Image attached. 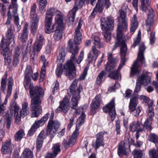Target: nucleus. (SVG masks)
Instances as JSON below:
<instances>
[{
    "label": "nucleus",
    "mask_w": 158,
    "mask_h": 158,
    "mask_svg": "<svg viewBox=\"0 0 158 158\" xmlns=\"http://www.w3.org/2000/svg\"><path fill=\"white\" fill-rule=\"evenodd\" d=\"M45 41V40L44 36L42 35H40L39 38L35 42L43 46Z\"/></svg>",
    "instance_id": "obj_58"
},
{
    "label": "nucleus",
    "mask_w": 158,
    "mask_h": 158,
    "mask_svg": "<svg viewBox=\"0 0 158 158\" xmlns=\"http://www.w3.org/2000/svg\"><path fill=\"white\" fill-rule=\"evenodd\" d=\"M15 35L10 27L8 29L5 36H2L0 43L1 54L10 52V45L12 42L15 43Z\"/></svg>",
    "instance_id": "obj_6"
},
{
    "label": "nucleus",
    "mask_w": 158,
    "mask_h": 158,
    "mask_svg": "<svg viewBox=\"0 0 158 158\" xmlns=\"http://www.w3.org/2000/svg\"><path fill=\"white\" fill-rule=\"evenodd\" d=\"M101 26L103 32L102 34L107 42L110 40V31L113 30L114 26V20L111 16H108L106 18L101 19Z\"/></svg>",
    "instance_id": "obj_4"
},
{
    "label": "nucleus",
    "mask_w": 158,
    "mask_h": 158,
    "mask_svg": "<svg viewBox=\"0 0 158 158\" xmlns=\"http://www.w3.org/2000/svg\"><path fill=\"white\" fill-rule=\"evenodd\" d=\"M5 78H2V79L1 82V89H4L6 88V84L7 82V75L6 73L5 74Z\"/></svg>",
    "instance_id": "obj_52"
},
{
    "label": "nucleus",
    "mask_w": 158,
    "mask_h": 158,
    "mask_svg": "<svg viewBox=\"0 0 158 158\" xmlns=\"http://www.w3.org/2000/svg\"><path fill=\"white\" fill-rule=\"evenodd\" d=\"M120 122L119 120L116 121L115 126L116 127L115 130L116 133L118 135H120L121 132V126L120 125Z\"/></svg>",
    "instance_id": "obj_61"
},
{
    "label": "nucleus",
    "mask_w": 158,
    "mask_h": 158,
    "mask_svg": "<svg viewBox=\"0 0 158 158\" xmlns=\"http://www.w3.org/2000/svg\"><path fill=\"white\" fill-rule=\"evenodd\" d=\"M32 74L33 71L31 66L30 65H27L25 70L24 77L31 78Z\"/></svg>",
    "instance_id": "obj_46"
},
{
    "label": "nucleus",
    "mask_w": 158,
    "mask_h": 158,
    "mask_svg": "<svg viewBox=\"0 0 158 158\" xmlns=\"http://www.w3.org/2000/svg\"><path fill=\"white\" fill-rule=\"evenodd\" d=\"M154 16V10L153 9L151 8L148 10V18L146 21V24L147 26L150 27L153 24Z\"/></svg>",
    "instance_id": "obj_23"
},
{
    "label": "nucleus",
    "mask_w": 158,
    "mask_h": 158,
    "mask_svg": "<svg viewBox=\"0 0 158 158\" xmlns=\"http://www.w3.org/2000/svg\"><path fill=\"white\" fill-rule=\"evenodd\" d=\"M88 69V67H86L85 68L83 73L81 75L79 78V80L81 81L84 80L85 79L87 74Z\"/></svg>",
    "instance_id": "obj_60"
},
{
    "label": "nucleus",
    "mask_w": 158,
    "mask_h": 158,
    "mask_svg": "<svg viewBox=\"0 0 158 158\" xmlns=\"http://www.w3.org/2000/svg\"><path fill=\"white\" fill-rule=\"evenodd\" d=\"M116 62L117 61H114L113 60L107 61L105 66V71L109 73L114 70L116 67Z\"/></svg>",
    "instance_id": "obj_25"
},
{
    "label": "nucleus",
    "mask_w": 158,
    "mask_h": 158,
    "mask_svg": "<svg viewBox=\"0 0 158 158\" xmlns=\"http://www.w3.org/2000/svg\"><path fill=\"white\" fill-rule=\"evenodd\" d=\"M22 106V109L20 111H21L22 116L23 118L29 114V109L28 106V103L27 102L23 103Z\"/></svg>",
    "instance_id": "obj_28"
},
{
    "label": "nucleus",
    "mask_w": 158,
    "mask_h": 158,
    "mask_svg": "<svg viewBox=\"0 0 158 158\" xmlns=\"http://www.w3.org/2000/svg\"><path fill=\"white\" fill-rule=\"evenodd\" d=\"M29 31L27 28V25H25L22 31L20 34H19L18 38L23 43L27 41L28 39Z\"/></svg>",
    "instance_id": "obj_21"
},
{
    "label": "nucleus",
    "mask_w": 158,
    "mask_h": 158,
    "mask_svg": "<svg viewBox=\"0 0 158 158\" xmlns=\"http://www.w3.org/2000/svg\"><path fill=\"white\" fill-rule=\"evenodd\" d=\"M131 23V26L130 28V31L131 32H134L137 29L138 25L137 18L135 14L133 15Z\"/></svg>",
    "instance_id": "obj_30"
},
{
    "label": "nucleus",
    "mask_w": 158,
    "mask_h": 158,
    "mask_svg": "<svg viewBox=\"0 0 158 158\" xmlns=\"http://www.w3.org/2000/svg\"><path fill=\"white\" fill-rule=\"evenodd\" d=\"M100 97V95L98 94L93 99L90 105L91 114H95L99 109L101 102Z\"/></svg>",
    "instance_id": "obj_15"
},
{
    "label": "nucleus",
    "mask_w": 158,
    "mask_h": 158,
    "mask_svg": "<svg viewBox=\"0 0 158 158\" xmlns=\"http://www.w3.org/2000/svg\"><path fill=\"white\" fill-rule=\"evenodd\" d=\"M78 80L75 79L72 82L71 85L69 87L70 93L73 92V90H74L75 88L77 85Z\"/></svg>",
    "instance_id": "obj_56"
},
{
    "label": "nucleus",
    "mask_w": 158,
    "mask_h": 158,
    "mask_svg": "<svg viewBox=\"0 0 158 158\" xmlns=\"http://www.w3.org/2000/svg\"><path fill=\"white\" fill-rule=\"evenodd\" d=\"M151 81V77L148 75L147 73L142 74L137 79L134 92L138 93L140 91L142 84L144 86L147 85Z\"/></svg>",
    "instance_id": "obj_12"
},
{
    "label": "nucleus",
    "mask_w": 158,
    "mask_h": 158,
    "mask_svg": "<svg viewBox=\"0 0 158 158\" xmlns=\"http://www.w3.org/2000/svg\"><path fill=\"white\" fill-rule=\"evenodd\" d=\"M139 67L138 61L136 60L135 61L131 68L130 77H132L136 74H139L140 72V70L139 69Z\"/></svg>",
    "instance_id": "obj_24"
},
{
    "label": "nucleus",
    "mask_w": 158,
    "mask_h": 158,
    "mask_svg": "<svg viewBox=\"0 0 158 158\" xmlns=\"http://www.w3.org/2000/svg\"><path fill=\"white\" fill-rule=\"evenodd\" d=\"M93 39L94 40V44L95 46L96 47L98 48H100L103 47V44L101 42L100 37L98 36H94Z\"/></svg>",
    "instance_id": "obj_36"
},
{
    "label": "nucleus",
    "mask_w": 158,
    "mask_h": 158,
    "mask_svg": "<svg viewBox=\"0 0 158 158\" xmlns=\"http://www.w3.org/2000/svg\"><path fill=\"white\" fill-rule=\"evenodd\" d=\"M17 0H11V2L8 7L9 9H13L12 13L14 16L17 14L18 5L17 4Z\"/></svg>",
    "instance_id": "obj_31"
},
{
    "label": "nucleus",
    "mask_w": 158,
    "mask_h": 158,
    "mask_svg": "<svg viewBox=\"0 0 158 158\" xmlns=\"http://www.w3.org/2000/svg\"><path fill=\"white\" fill-rule=\"evenodd\" d=\"M137 60V61H140L142 64H144L145 63V60L144 54L138 53Z\"/></svg>",
    "instance_id": "obj_57"
},
{
    "label": "nucleus",
    "mask_w": 158,
    "mask_h": 158,
    "mask_svg": "<svg viewBox=\"0 0 158 158\" xmlns=\"http://www.w3.org/2000/svg\"><path fill=\"white\" fill-rule=\"evenodd\" d=\"M14 144L12 143L11 139H8L2 143L1 152L2 154H10L14 148Z\"/></svg>",
    "instance_id": "obj_14"
},
{
    "label": "nucleus",
    "mask_w": 158,
    "mask_h": 158,
    "mask_svg": "<svg viewBox=\"0 0 158 158\" xmlns=\"http://www.w3.org/2000/svg\"><path fill=\"white\" fill-rule=\"evenodd\" d=\"M51 115V114L50 113H47L45 114L40 119L36 120L28 131L27 135L29 136L32 135L38 128L44 125L48 120L49 116Z\"/></svg>",
    "instance_id": "obj_11"
},
{
    "label": "nucleus",
    "mask_w": 158,
    "mask_h": 158,
    "mask_svg": "<svg viewBox=\"0 0 158 158\" xmlns=\"http://www.w3.org/2000/svg\"><path fill=\"white\" fill-rule=\"evenodd\" d=\"M157 142L155 143L157 150L155 149L149 151V155L150 156H153L156 158H158V140Z\"/></svg>",
    "instance_id": "obj_40"
},
{
    "label": "nucleus",
    "mask_w": 158,
    "mask_h": 158,
    "mask_svg": "<svg viewBox=\"0 0 158 158\" xmlns=\"http://www.w3.org/2000/svg\"><path fill=\"white\" fill-rule=\"evenodd\" d=\"M119 74L117 71L113 70L109 73L108 76L111 79L114 80H118L119 79Z\"/></svg>",
    "instance_id": "obj_50"
},
{
    "label": "nucleus",
    "mask_w": 158,
    "mask_h": 158,
    "mask_svg": "<svg viewBox=\"0 0 158 158\" xmlns=\"http://www.w3.org/2000/svg\"><path fill=\"white\" fill-rule=\"evenodd\" d=\"M77 139L72 136L67 137V140L64 139L62 144L64 148L67 149L70 147H72L76 143Z\"/></svg>",
    "instance_id": "obj_19"
},
{
    "label": "nucleus",
    "mask_w": 158,
    "mask_h": 158,
    "mask_svg": "<svg viewBox=\"0 0 158 158\" xmlns=\"http://www.w3.org/2000/svg\"><path fill=\"white\" fill-rule=\"evenodd\" d=\"M59 103L60 105L56 109V111H59L60 112L62 111L64 113H67L69 109V105L60 102Z\"/></svg>",
    "instance_id": "obj_27"
},
{
    "label": "nucleus",
    "mask_w": 158,
    "mask_h": 158,
    "mask_svg": "<svg viewBox=\"0 0 158 158\" xmlns=\"http://www.w3.org/2000/svg\"><path fill=\"white\" fill-rule=\"evenodd\" d=\"M86 116L84 112H82L77 119L78 123L76 126L80 127L85 123Z\"/></svg>",
    "instance_id": "obj_35"
},
{
    "label": "nucleus",
    "mask_w": 158,
    "mask_h": 158,
    "mask_svg": "<svg viewBox=\"0 0 158 158\" xmlns=\"http://www.w3.org/2000/svg\"><path fill=\"white\" fill-rule=\"evenodd\" d=\"M62 29L55 28V29L52 32H54L53 37L56 41H58L60 40L62 37V32L61 31Z\"/></svg>",
    "instance_id": "obj_26"
},
{
    "label": "nucleus",
    "mask_w": 158,
    "mask_h": 158,
    "mask_svg": "<svg viewBox=\"0 0 158 158\" xmlns=\"http://www.w3.org/2000/svg\"><path fill=\"white\" fill-rule=\"evenodd\" d=\"M149 4L148 3H144L143 1V2H141V6L139 9L142 11L146 12L147 6H149Z\"/></svg>",
    "instance_id": "obj_62"
},
{
    "label": "nucleus",
    "mask_w": 158,
    "mask_h": 158,
    "mask_svg": "<svg viewBox=\"0 0 158 158\" xmlns=\"http://www.w3.org/2000/svg\"><path fill=\"white\" fill-rule=\"evenodd\" d=\"M138 101V99L137 96L136 95H133L132 98L130 99L129 103L137 105Z\"/></svg>",
    "instance_id": "obj_63"
},
{
    "label": "nucleus",
    "mask_w": 158,
    "mask_h": 158,
    "mask_svg": "<svg viewBox=\"0 0 158 158\" xmlns=\"http://www.w3.org/2000/svg\"><path fill=\"white\" fill-rule=\"evenodd\" d=\"M155 33L152 32L150 34V44L151 45L153 44L155 42Z\"/></svg>",
    "instance_id": "obj_64"
},
{
    "label": "nucleus",
    "mask_w": 158,
    "mask_h": 158,
    "mask_svg": "<svg viewBox=\"0 0 158 158\" xmlns=\"http://www.w3.org/2000/svg\"><path fill=\"white\" fill-rule=\"evenodd\" d=\"M118 42L115 43L114 46V48L121 46L120 47V57L121 61L118 68L117 70H115L117 71V73L119 74L120 70L123 66L125 64L126 61V55L127 51V47L125 43V41H120V39L119 35L118 36Z\"/></svg>",
    "instance_id": "obj_7"
},
{
    "label": "nucleus",
    "mask_w": 158,
    "mask_h": 158,
    "mask_svg": "<svg viewBox=\"0 0 158 158\" xmlns=\"http://www.w3.org/2000/svg\"><path fill=\"white\" fill-rule=\"evenodd\" d=\"M76 11L72 10L70 11L68 15L69 20L70 23H73L75 19Z\"/></svg>",
    "instance_id": "obj_48"
},
{
    "label": "nucleus",
    "mask_w": 158,
    "mask_h": 158,
    "mask_svg": "<svg viewBox=\"0 0 158 158\" xmlns=\"http://www.w3.org/2000/svg\"><path fill=\"white\" fill-rule=\"evenodd\" d=\"M47 4L46 0H40V10L43 11H45V8Z\"/></svg>",
    "instance_id": "obj_54"
},
{
    "label": "nucleus",
    "mask_w": 158,
    "mask_h": 158,
    "mask_svg": "<svg viewBox=\"0 0 158 158\" xmlns=\"http://www.w3.org/2000/svg\"><path fill=\"white\" fill-rule=\"evenodd\" d=\"M98 2L93 9L90 15V16H93V17H95L98 12L99 13H102L104 8V3H101L100 0H98Z\"/></svg>",
    "instance_id": "obj_20"
},
{
    "label": "nucleus",
    "mask_w": 158,
    "mask_h": 158,
    "mask_svg": "<svg viewBox=\"0 0 158 158\" xmlns=\"http://www.w3.org/2000/svg\"><path fill=\"white\" fill-rule=\"evenodd\" d=\"M52 19L51 17H45V32L46 34H50L55 29V24H54L51 28Z\"/></svg>",
    "instance_id": "obj_17"
},
{
    "label": "nucleus",
    "mask_w": 158,
    "mask_h": 158,
    "mask_svg": "<svg viewBox=\"0 0 158 158\" xmlns=\"http://www.w3.org/2000/svg\"><path fill=\"white\" fill-rule=\"evenodd\" d=\"M42 46L38 43L35 42L33 44V51L30 58L32 59L33 60H34V58H36L38 56V54L40 52Z\"/></svg>",
    "instance_id": "obj_22"
},
{
    "label": "nucleus",
    "mask_w": 158,
    "mask_h": 158,
    "mask_svg": "<svg viewBox=\"0 0 158 158\" xmlns=\"http://www.w3.org/2000/svg\"><path fill=\"white\" fill-rule=\"evenodd\" d=\"M59 11L55 8L51 7L47 10L46 17H51L52 18L53 16L55 15V14L57 12H58L59 13Z\"/></svg>",
    "instance_id": "obj_33"
},
{
    "label": "nucleus",
    "mask_w": 158,
    "mask_h": 158,
    "mask_svg": "<svg viewBox=\"0 0 158 158\" xmlns=\"http://www.w3.org/2000/svg\"><path fill=\"white\" fill-rule=\"evenodd\" d=\"M20 110V109L16 102H11L9 110L6 113L5 116L6 127L7 129H9L10 127L12 117L20 119L22 114L21 111H20L19 113Z\"/></svg>",
    "instance_id": "obj_5"
},
{
    "label": "nucleus",
    "mask_w": 158,
    "mask_h": 158,
    "mask_svg": "<svg viewBox=\"0 0 158 158\" xmlns=\"http://www.w3.org/2000/svg\"><path fill=\"white\" fill-rule=\"evenodd\" d=\"M24 135V132L22 130H19L14 135L15 140V141H20Z\"/></svg>",
    "instance_id": "obj_42"
},
{
    "label": "nucleus",
    "mask_w": 158,
    "mask_h": 158,
    "mask_svg": "<svg viewBox=\"0 0 158 158\" xmlns=\"http://www.w3.org/2000/svg\"><path fill=\"white\" fill-rule=\"evenodd\" d=\"M55 28L62 29L64 27L63 16L61 13L59 11V13L57 14L55 18Z\"/></svg>",
    "instance_id": "obj_18"
},
{
    "label": "nucleus",
    "mask_w": 158,
    "mask_h": 158,
    "mask_svg": "<svg viewBox=\"0 0 158 158\" xmlns=\"http://www.w3.org/2000/svg\"><path fill=\"white\" fill-rule=\"evenodd\" d=\"M148 140L150 142L155 143L158 140V135L155 133H151L148 137Z\"/></svg>",
    "instance_id": "obj_39"
},
{
    "label": "nucleus",
    "mask_w": 158,
    "mask_h": 158,
    "mask_svg": "<svg viewBox=\"0 0 158 158\" xmlns=\"http://www.w3.org/2000/svg\"><path fill=\"white\" fill-rule=\"evenodd\" d=\"M120 17L121 19L122 22L121 24H119L118 25L116 34L117 41H118V36L119 35L120 38H121V41H125V40L123 39V38L122 29L126 30L127 27L126 12L122 10L120 13Z\"/></svg>",
    "instance_id": "obj_10"
},
{
    "label": "nucleus",
    "mask_w": 158,
    "mask_h": 158,
    "mask_svg": "<svg viewBox=\"0 0 158 158\" xmlns=\"http://www.w3.org/2000/svg\"><path fill=\"white\" fill-rule=\"evenodd\" d=\"M82 89V85L81 84H79L77 90H76V88H75L74 90H73V92L70 93L72 94H73L79 97L80 94Z\"/></svg>",
    "instance_id": "obj_51"
},
{
    "label": "nucleus",
    "mask_w": 158,
    "mask_h": 158,
    "mask_svg": "<svg viewBox=\"0 0 158 158\" xmlns=\"http://www.w3.org/2000/svg\"><path fill=\"white\" fill-rule=\"evenodd\" d=\"M46 73V67L42 66L41 69L39 82H42L43 81Z\"/></svg>",
    "instance_id": "obj_49"
},
{
    "label": "nucleus",
    "mask_w": 158,
    "mask_h": 158,
    "mask_svg": "<svg viewBox=\"0 0 158 158\" xmlns=\"http://www.w3.org/2000/svg\"><path fill=\"white\" fill-rule=\"evenodd\" d=\"M77 32H75V36L74 37V42L75 44H73L74 47H75V46H77L76 45L77 44H80V42H81V37L82 36V35L81 33H78V34H77ZM70 40L73 43V42L72 41V40ZM78 47V46H77Z\"/></svg>",
    "instance_id": "obj_38"
},
{
    "label": "nucleus",
    "mask_w": 158,
    "mask_h": 158,
    "mask_svg": "<svg viewBox=\"0 0 158 158\" xmlns=\"http://www.w3.org/2000/svg\"><path fill=\"white\" fill-rule=\"evenodd\" d=\"M54 112L52 110L49 117L46 131L42 130L37 136L36 139V148L37 152H40L44 140L50 135V138H53L58 132L61 125L60 122L57 120H53Z\"/></svg>",
    "instance_id": "obj_2"
},
{
    "label": "nucleus",
    "mask_w": 158,
    "mask_h": 158,
    "mask_svg": "<svg viewBox=\"0 0 158 158\" xmlns=\"http://www.w3.org/2000/svg\"><path fill=\"white\" fill-rule=\"evenodd\" d=\"M141 125H143L139 121L134 122L131 123L129 127L130 131L132 132H135Z\"/></svg>",
    "instance_id": "obj_32"
},
{
    "label": "nucleus",
    "mask_w": 158,
    "mask_h": 158,
    "mask_svg": "<svg viewBox=\"0 0 158 158\" xmlns=\"http://www.w3.org/2000/svg\"><path fill=\"white\" fill-rule=\"evenodd\" d=\"M103 141H102L100 140L96 139L95 141V143H94V142H93L92 144L93 147L96 149L97 150L100 147L102 146V144L103 143Z\"/></svg>",
    "instance_id": "obj_53"
},
{
    "label": "nucleus",
    "mask_w": 158,
    "mask_h": 158,
    "mask_svg": "<svg viewBox=\"0 0 158 158\" xmlns=\"http://www.w3.org/2000/svg\"><path fill=\"white\" fill-rule=\"evenodd\" d=\"M65 55V50L62 47L60 49L59 54L57 56V62L58 64L55 73L58 77H60L63 73H64V67L62 68V63L64 61Z\"/></svg>",
    "instance_id": "obj_9"
},
{
    "label": "nucleus",
    "mask_w": 158,
    "mask_h": 158,
    "mask_svg": "<svg viewBox=\"0 0 158 158\" xmlns=\"http://www.w3.org/2000/svg\"><path fill=\"white\" fill-rule=\"evenodd\" d=\"M94 56L93 55L91 52H90L89 53L87 60L89 63H91L93 61L95 62L97 59H95Z\"/></svg>",
    "instance_id": "obj_59"
},
{
    "label": "nucleus",
    "mask_w": 158,
    "mask_h": 158,
    "mask_svg": "<svg viewBox=\"0 0 158 158\" xmlns=\"http://www.w3.org/2000/svg\"><path fill=\"white\" fill-rule=\"evenodd\" d=\"M141 40V33L140 31H139L137 36L135 39L134 40V43L131 47L135 48L140 43Z\"/></svg>",
    "instance_id": "obj_45"
},
{
    "label": "nucleus",
    "mask_w": 158,
    "mask_h": 158,
    "mask_svg": "<svg viewBox=\"0 0 158 158\" xmlns=\"http://www.w3.org/2000/svg\"><path fill=\"white\" fill-rule=\"evenodd\" d=\"M67 49L72 55L70 56L71 59L68 60L64 66V73L65 76H69L70 80H72L76 76V68L74 61L75 56L78 54L79 49L77 46L74 47L70 40L68 42Z\"/></svg>",
    "instance_id": "obj_3"
},
{
    "label": "nucleus",
    "mask_w": 158,
    "mask_h": 158,
    "mask_svg": "<svg viewBox=\"0 0 158 158\" xmlns=\"http://www.w3.org/2000/svg\"><path fill=\"white\" fill-rule=\"evenodd\" d=\"M102 110L105 113H109L112 121L115 118V99L113 98L110 101L102 108Z\"/></svg>",
    "instance_id": "obj_13"
},
{
    "label": "nucleus",
    "mask_w": 158,
    "mask_h": 158,
    "mask_svg": "<svg viewBox=\"0 0 158 158\" xmlns=\"http://www.w3.org/2000/svg\"><path fill=\"white\" fill-rule=\"evenodd\" d=\"M60 144L59 143H57L55 144L52 148V154L55 157H56L61 152L60 148Z\"/></svg>",
    "instance_id": "obj_34"
},
{
    "label": "nucleus",
    "mask_w": 158,
    "mask_h": 158,
    "mask_svg": "<svg viewBox=\"0 0 158 158\" xmlns=\"http://www.w3.org/2000/svg\"><path fill=\"white\" fill-rule=\"evenodd\" d=\"M36 6L34 3L31 7L30 16L32 18L30 22L31 32L33 35L36 33L39 21V16L37 15Z\"/></svg>",
    "instance_id": "obj_8"
},
{
    "label": "nucleus",
    "mask_w": 158,
    "mask_h": 158,
    "mask_svg": "<svg viewBox=\"0 0 158 158\" xmlns=\"http://www.w3.org/2000/svg\"><path fill=\"white\" fill-rule=\"evenodd\" d=\"M23 85L26 90H29L30 97L31 99V110L33 117H37L42 112L41 98L44 95L42 88L40 86L34 87L31 82V78L24 77Z\"/></svg>",
    "instance_id": "obj_1"
},
{
    "label": "nucleus",
    "mask_w": 158,
    "mask_h": 158,
    "mask_svg": "<svg viewBox=\"0 0 158 158\" xmlns=\"http://www.w3.org/2000/svg\"><path fill=\"white\" fill-rule=\"evenodd\" d=\"M130 149V146L128 143H126L123 141H121L118 143L117 150V153L118 155L120 156L121 155L127 156L128 153L127 150Z\"/></svg>",
    "instance_id": "obj_16"
},
{
    "label": "nucleus",
    "mask_w": 158,
    "mask_h": 158,
    "mask_svg": "<svg viewBox=\"0 0 158 158\" xmlns=\"http://www.w3.org/2000/svg\"><path fill=\"white\" fill-rule=\"evenodd\" d=\"M23 154L24 158H33V152L29 148L26 149L23 152Z\"/></svg>",
    "instance_id": "obj_44"
},
{
    "label": "nucleus",
    "mask_w": 158,
    "mask_h": 158,
    "mask_svg": "<svg viewBox=\"0 0 158 158\" xmlns=\"http://www.w3.org/2000/svg\"><path fill=\"white\" fill-rule=\"evenodd\" d=\"M134 158H142L143 153L142 150L135 149L132 152Z\"/></svg>",
    "instance_id": "obj_47"
},
{
    "label": "nucleus",
    "mask_w": 158,
    "mask_h": 158,
    "mask_svg": "<svg viewBox=\"0 0 158 158\" xmlns=\"http://www.w3.org/2000/svg\"><path fill=\"white\" fill-rule=\"evenodd\" d=\"M106 74V73L104 70L102 71L97 78L96 83L98 85H100L102 81L103 77H105Z\"/></svg>",
    "instance_id": "obj_41"
},
{
    "label": "nucleus",
    "mask_w": 158,
    "mask_h": 158,
    "mask_svg": "<svg viewBox=\"0 0 158 158\" xmlns=\"http://www.w3.org/2000/svg\"><path fill=\"white\" fill-rule=\"evenodd\" d=\"M10 52L7 53L5 52V54H1L4 56V64L6 66L9 65L11 61V56H10L9 53Z\"/></svg>",
    "instance_id": "obj_37"
},
{
    "label": "nucleus",
    "mask_w": 158,
    "mask_h": 158,
    "mask_svg": "<svg viewBox=\"0 0 158 158\" xmlns=\"http://www.w3.org/2000/svg\"><path fill=\"white\" fill-rule=\"evenodd\" d=\"M152 123V122L148 120V119H146L144 122L143 127L145 130H147V131H151L152 130V128L151 126Z\"/></svg>",
    "instance_id": "obj_43"
},
{
    "label": "nucleus",
    "mask_w": 158,
    "mask_h": 158,
    "mask_svg": "<svg viewBox=\"0 0 158 158\" xmlns=\"http://www.w3.org/2000/svg\"><path fill=\"white\" fill-rule=\"evenodd\" d=\"M73 96L71 99V102L72 106L71 108L73 109L76 110V112L78 113V110L76 109V107H77L78 104L77 98L79 97L73 94H72Z\"/></svg>",
    "instance_id": "obj_29"
},
{
    "label": "nucleus",
    "mask_w": 158,
    "mask_h": 158,
    "mask_svg": "<svg viewBox=\"0 0 158 158\" xmlns=\"http://www.w3.org/2000/svg\"><path fill=\"white\" fill-rule=\"evenodd\" d=\"M83 6V4H81V2L79 1H76L75 3L74 6L73 8L72 9V10L76 11L78 8H81Z\"/></svg>",
    "instance_id": "obj_55"
}]
</instances>
